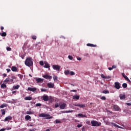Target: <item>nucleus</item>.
<instances>
[{
	"label": "nucleus",
	"instance_id": "obj_1",
	"mask_svg": "<svg viewBox=\"0 0 131 131\" xmlns=\"http://www.w3.org/2000/svg\"><path fill=\"white\" fill-rule=\"evenodd\" d=\"M25 64L28 67H31V66H33V61L32 60V58L31 57L27 58L25 61Z\"/></svg>",
	"mask_w": 131,
	"mask_h": 131
},
{
	"label": "nucleus",
	"instance_id": "obj_2",
	"mask_svg": "<svg viewBox=\"0 0 131 131\" xmlns=\"http://www.w3.org/2000/svg\"><path fill=\"white\" fill-rule=\"evenodd\" d=\"M41 98L45 102H48V101H52V100H53L52 96L49 97L48 95H43Z\"/></svg>",
	"mask_w": 131,
	"mask_h": 131
},
{
	"label": "nucleus",
	"instance_id": "obj_3",
	"mask_svg": "<svg viewBox=\"0 0 131 131\" xmlns=\"http://www.w3.org/2000/svg\"><path fill=\"white\" fill-rule=\"evenodd\" d=\"M39 117H46V119H52L53 117L51 116L50 114L42 113L39 115Z\"/></svg>",
	"mask_w": 131,
	"mask_h": 131
},
{
	"label": "nucleus",
	"instance_id": "obj_4",
	"mask_svg": "<svg viewBox=\"0 0 131 131\" xmlns=\"http://www.w3.org/2000/svg\"><path fill=\"white\" fill-rule=\"evenodd\" d=\"M91 124L92 126H100L101 123L98 122L97 121H91Z\"/></svg>",
	"mask_w": 131,
	"mask_h": 131
},
{
	"label": "nucleus",
	"instance_id": "obj_5",
	"mask_svg": "<svg viewBox=\"0 0 131 131\" xmlns=\"http://www.w3.org/2000/svg\"><path fill=\"white\" fill-rule=\"evenodd\" d=\"M52 68L54 69V70H56L57 71H60V69L61 68V67L59 65H53Z\"/></svg>",
	"mask_w": 131,
	"mask_h": 131
},
{
	"label": "nucleus",
	"instance_id": "obj_6",
	"mask_svg": "<svg viewBox=\"0 0 131 131\" xmlns=\"http://www.w3.org/2000/svg\"><path fill=\"white\" fill-rule=\"evenodd\" d=\"M114 84H115L114 88H115V89H116L117 90H119V89L121 88V86H120V83L118 82H115Z\"/></svg>",
	"mask_w": 131,
	"mask_h": 131
},
{
	"label": "nucleus",
	"instance_id": "obj_7",
	"mask_svg": "<svg viewBox=\"0 0 131 131\" xmlns=\"http://www.w3.org/2000/svg\"><path fill=\"white\" fill-rule=\"evenodd\" d=\"M12 116H8V117L5 118V119L4 120V121L5 122H6L7 121H10V120H12Z\"/></svg>",
	"mask_w": 131,
	"mask_h": 131
},
{
	"label": "nucleus",
	"instance_id": "obj_8",
	"mask_svg": "<svg viewBox=\"0 0 131 131\" xmlns=\"http://www.w3.org/2000/svg\"><path fill=\"white\" fill-rule=\"evenodd\" d=\"M111 125L112 126H114L115 127H118V128H123L122 127L116 124V123H113V122H111Z\"/></svg>",
	"mask_w": 131,
	"mask_h": 131
},
{
	"label": "nucleus",
	"instance_id": "obj_9",
	"mask_svg": "<svg viewBox=\"0 0 131 131\" xmlns=\"http://www.w3.org/2000/svg\"><path fill=\"white\" fill-rule=\"evenodd\" d=\"M42 77L46 79H52V76L49 75H43Z\"/></svg>",
	"mask_w": 131,
	"mask_h": 131
},
{
	"label": "nucleus",
	"instance_id": "obj_10",
	"mask_svg": "<svg viewBox=\"0 0 131 131\" xmlns=\"http://www.w3.org/2000/svg\"><path fill=\"white\" fill-rule=\"evenodd\" d=\"M74 106H75L76 107H80V108H84V107H85V105H84V104H74Z\"/></svg>",
	"mask_w": 131,
	"mask_h": 131
},
{
	"label": "nucleus",
	"instance_id": "obj_11",
	"mask_svg": "<svg viewBox=\"0 0 131 131\" xmlns=\"http://www.w3.org/2000/svg\"><path fill=\"white\" fill-rule=\"evenodd\" d=\"M47 86H48V88H49V89H53V88L55 86V84L54 83L50 82L48 83Z\"/></svg>",
	"mask_w": 131,
	"mask_h": 131
},
{
	"label": "nucleus",
	"instance_id": "obj_12",
	"mask_svg": "<svg viewBox=\"0 0 131 131\" xmlns=\"http://www.w3.org/2000/svg\"><path fill=\"white\" fill-rule=\"evenodd\" d=\"M122 75L124 77V78H125V79L127 80V81H128V82H131L130 80L128 79V77H127V76H126L124 73H122Z\"/></svg>",
	"mask_w": 131,
	"mask_h": 131
},
{
	"label": "nucleus",
	"instance_id": "obj_13",
	"mask_svg": "<svg viewBox=\"0 0 131 131\" xmlns=\"http://www.w3.org/2000/svg\"><path fill=\"white\" fill-rule=\"evenodd\" d=\"M113 108H114V110H115V111H119V110L120 109L119 106H118V105H114L113 106Z\"/></svg>",
	"mask_w": 131,
	"mask_h": 131
},
{
	"label": "nucleus",
	"instance_id": "obj_14",
	"mask_svg": "<svg viewBox=\"0 0 131 131\" xmlns=\"http://www.w3.org/2000/svg\"><path fill=\"white\" fill-rule=\"evenodd\" d=\"M35 79L36 81L37 82V83H39V82H41V81H43V79H42L40 78H35Z\"/></svg>",
	"mask_w": 131,
	"mask_h": 131
},
{
	"label": "nucleus",
	"instance_id": "obj_15",
	"mask_svg": "<svg viewBox=\"0 0 131 131\" xmlns=\"http://www.w3.org/2000/svg\"><path fill=\"white\" fill-rule=\"evenodd\" d=\"M36 90L37 89L36 88H32L29 87L28 88V91H30V92H35Z\"/></svg>",
	"mask_w": 131,
	"mask_h": 131
},
{
	"label": "nucleus",
	"instance_id": "obj_16",
	"mask_svg": "<svg viewBox=\"0 0 131 131\" xmlns=\"http://www.w3.org/2000/svg\"><path fill=\"white\" fill-rule=\"evenodd\" d=\"M11 70L12 71H13V72H17L18 69H17V67H15V66H13L11 68Z\"/></svg>",
	"mask_w": 131,
	"mask_h": 131
},
{
	"label": "nucleus",
	"instance_id": "obj_17",
	"mask_svg": "<svg viewBox=\"0 0 131 131\" xmlns=\"http://www.w3.org/2000/svg\"><path fill=\"white\" fill-rule=\"evenodd\" d=\"M79 98H80L79 95H74L73 96V100H79Z\"/></svg>",
	"mask_w": 131,
	"mask_h": 131
},
{
	"label": "nucleus",
	"instance_id": "obj_18",
	"mask_svg": "<svg viewBox=\"0 0 131 131\" xmlns=\"http://www.w3.org/2000/svg\"><path fill=\"white\" fill-rule=\"evenodd\" d=\"M119 97H120V100H124V99H125V95L120 94L119 95Z\"/></svg>",
	"mask_w": 131,
	"mask_h": 131
},
{
	"label": "nucleus",
	"instance_id": "obj_19",
	"mask_svg": "<svg viewBox=\"0 0 131 131\" xmlns=\"http://www.w3.org/2000/svg\"><path fill=\"white\" fill-rule=\"evenodd\" d=\"M59 108L62 110L64 109V108H66V103H63L61 105H60Z\"/></svg>",
	"mask_w": 131,
	"mask_h": 131
},
{
	"label": "nucleus",
	"instance_id": "obj_20",
	"mask_svg": "<svg viewBox=\"0 0 131 131\" xmlns=\"http://www.w3.org/2000/svg\"><path fill=\"white\" fill-rule=\"evenodd\" d=\"M86 46H87V47H93V48L97 47V45L92 44V43H87Z\"/></svg>",
	"mask_w": 131,
	"mask_h": 131
},
{
	"label": "nucleus",
	"instance_id": "obj_21",
	"mask_svg": "<svg viewBox=\"0 0 131 131\" xmlns=\"http://www.w3.org/2000/svg\"><path fill=\"white\" fill-rule=\"evenodd\" d=\"M25 100L26 101H30V100H32V97H31L30 96L26 97L25 98Z\"/></svg>",
	"mask_w": 131,
	"mask_h": 131
},
{
	"label": "nucleus",
	"instance_id": "obj_22",
	"mask_svg": "<svg viewBox=\"0 0 131 131\" xmlns=\"http://www.w3.org/2000/svg\"><path fill=\"white\" fill-rule=\"evenodd\" d=\"M78 117L80 118L81 117H86V115H83L82 114H78Z\"/></svg>",
	"mask_w": 131,
	"mask_h": 131
},
{
	"label": "nucleus",
	"instance_id": "obj_23",
	"mask_svg": "<svg viewBox=\"0 0 131 131\" xmlns=\"http://www.w3.org/2000/svg\"><path fill=\"white\" fill-rule=\"evenodd\" d=\"M101 77H102V78H106V79H109V78H110V76H104V74H102L101 75Z\"/></svg>",
	"mask_w": 131,
	"mask_h": 131
},
{
	"label": "nucleus",
	"instance_id": "obj_24",
	"mask_svg": "<svg viewBox=\"0 0 131 131\" xmlns=\"http://www.w3.org/2000/svg\"><path fill=\"white\" fill-rule=\"evenodd\" d=\"M25 119L26 120H29L31 119V117L29 115H27L25 116Z\"/></svg>",
	"mask_w": 131,
	"mask_h": 131
},
{
	"label": "nucleus",
	"instance_id": "obj_25",
	"mask_svg": "<svg viewBox=\"0 0 131 131\" xmlns=\"http://www.w3.org/2000/svg\"><path fill=\"white\" fill-rule=\"evenodd\" d=\"M10 81V77L7 78L4 81V83H7V82H9Z\"/></svg>",
	"mask_w": 131,
	"mask_h": 131
},
{
	"label": "nucleus",
	"instance_id": "obj_26",
	"mask_svg": "<svg viewBox=\"0 0 131 131\" xmlns=\"http://www.w3.org/2000/svg\"><path fill=\"white\" fill-rule=\"evenodd\" d=\"M1 89H6L7 88V85L6 84H2L1 85Z\"/></svg>",
	"mask_w": 131,
	"mask_h": 131
},
{
	"label": "nucleus",
	"instance_id": "obj_27",
	"mask_svg": "<svg viewBox=\"0 0 131 131\" xmlns=\"http://www.w3.org/2000/svg\"><path fill=\"white\" fill-rule=\"evenodd\" d=\"M122 87L123 88V89H126V88H127V84H126V83H123Z\"/></svg>",
	"mask_w": 131,
	"mask_h": 131
},
{
	"label": "nucleus",
	"instance_id": "obj_28",
	"mask_svg": "<svg viewBox=\"0 0 131 131\" xmlns=\"http://www.w3.org/2000/svg\"><path fill=\"white\" fill-rule=\"evenodd\" d=\"M1 111L2 115H5V114H6V110H5V109L1 110Z\"/></svg>",
	"mask_w": 131,
	"mask_h": 131
},
{
	"label": "nucleus",
	"instance_id": "obj_29",
	"mask_svg": "<svg viewBox=\"0 0 131 131\" xmlns=\"http://www.w3.org/2000/svg\"><path fill=\"white\" fill-rule=\"evenodd\" d=\"M50 64H49L48 63H45V65L44 66L45 68H50Z\"/></svg>",
	"mask_w": 131,
	"mask_h": 131
},
{
	"label": "nucleus",
	"instance_id": "obj_30",
	"mask_svg": "<svg viewBox=\"0 0 131 131\" xmlns=\"http://www.w3.org/2000/svg\"><path fill=\"white\" fill-rule=\"evenodd\" d=\"M4 107H7V104L4 103L0 105V108H4Z\"/></svg>",
	"mask_w": 131,
	"mask_h": 131
},
{
	"label": "nucleus",
	"instance_id": "obj_31",
	"mask_svg": "<svg viewBox=\"0 0 131 131\" xmlns=\"http://www.w3.org/2000/svg\"><path fill=\"white\" fill-rule=\"evenodd\" d=\"M70 72L69 70H66L64 71V74H66V75H68V74H70Z\"/></svg>",
	"mask_w": 131,
	"mask_h": 131
},
{
	"label": "nucleus",
	"instance_id": "obj_32",
	"mask_svg": "<svg viewBox=\"0 0 131 131\" xmlns=\"http://www.w3.org/2000/svg\"><path fill=\"white\" fill-rule=\"evenodd\" d=\"M18 76V77H19L20 79H21V80H22V79H23V75L21 74H18L17 75Z\"/></svg>",
	"mask_w": 131,
	"mask_h": 131
},
{
	"label": "nucleus",
	"instance_id": "obj_33",
	"mask_svg": "<svg viewBox=\"0 0 131 131\" xmlns=\"http://www.w3.org/2000/svg\"><path fill=\"white\" fill-rule=\"evenodd\" d=\"M1 36H2V37L7 36V33H6V32L2 33Z\"/></svg>",
	"mask_w": 131,
	"mask_h": 131
},
{
	"label": "nucleus",
	"instance_id": "obj_34",
	"mask_svg": "<svg viewBox=\"0 0 131 131\" xmlns=\"http://www.w3.org/2000/svg\"><path fill=\"white\" fill-rule=\"evenodd\" d=\"M102 94H109V91H108V90H104L102 92Z\"/></svg>",
	"mask_w": 131,
	"mask_h": 131
},
{
	"label": "nucleus",
	"instance_id": "obj_35",
	"mask_svg": "<svg viewBox=\"0 0 131 131\" xmlns=\"http://www.w3.org/2000/svg\"><path fill=\"white\" fill-rule=\"evenodd\" d=\"M19 88H20V85H17L15 86L14 87H13L14 90H18V89H19Z\"/></svg>",
	"mask_w": 131,
	"mask_h": 131
},
{
	"label": "nucleus",
	"instance_id": "obj_36",
	"mask_svg": "<svg viewBox=\"0 0 131 131\" xmlns=\"http://www.w3.org/2000/svg\"><path fill=\"white\" fill-rule=\"evenodd\" d=\"M27 114L31 115L33 114V112H32L31 111H27Z\"/></svg>",
	"mask_w": 131,
	"mask_h": 131
},
{
	"label": "nucleus",
	"instance_id": "obj_37",
	"mask_svg": "<svg viewBox=\"0 0 131 131\" xmlns=\"http://www.w3.org/2000/svg\"><path fill=\"white\" fill-rule=\"evenodd\" d=\"M53 79L54 81H56V80H58V77L57 76H53Z\"/></svg>",
	"mask_w": 131,
	"mask_h": 131
},
{
	"label": "nucleus",
	"instance_id": "obj_38",
	"mask_svg": "<svg viewBox=\"0 0 131 131\" xmlns=\"http://www.w3.org/2000/svg\"><path fill=\"white\" fill-rule=\"evenodd\" d=\"M71 112H73V111H66L63 112V113H71Z\"/></svg>",
	"mask_w": 131,
	"mask_h": 131
},
{
	"label": "nucleus",
	"instance_id": "obj_39",
	"mask_svg": "<svg viewBox=\"0 0 131 131\" xmlns=\"http://www.w3.org/2000/svg\"><path fill=\"white\" fill-rule=\"evenodd\" d=\"M31 37H32V39H34V40H35V39H36V38H37V37H36V36H35V35H32V36H31Z\"/></svg>",
	"mask_w": 131,
	"mask_h": 131
},
{
	"label": "nucleus",
	"instance_id": "obj_40",
	"mask_svg": "<svg viewBox=\"0 0 131 131\" xmlns=\"http://www.w3.org/2000/svg\"><path fill=\"white\" fill-rule=\"evenodd\" d=\"M70 75H75V73L74 72H70Z\"/></svg>",
	"mask_w": 131,
	"mask_h": 131
},
{
	"label": "nucleus",
	"instance_id": "obj_41",
	"mask_svg": "<svg viewBox=\"0 0 131 131\" xmlns=\"http://www.w3.org/2000/svg\"><path fill=\"white\" fill-rule=\"evenodd\" d=\"M68 58L69 59V60H73V57L71 55H69L68 56Z\"/></svg>",
	"mask_w": 131,
	"mask_h": 131
},
{
	"label": "nucleus",
	"instance_id": "obj_42",
	"mask_svg": "<svg viewBox=\"0 0 131 131\" xmlns=\"http://www.w3.org/2000/svg\"><path fill=\"white\" fill-rule=\"evenodd\" d=\"M39 64H40L41 66H43V61H40L39 62Z\"/></svg>",
	"mask_w": 131,
	"mask_h": 131
},
{
	"label": "nucleus",
	"instance_id": "obj_43",
	"mask_svg": "<svg viewBox=\"0 0 131 131\" xmlns=\"http://www.w3.org/2000/svg\"><path fill=\"white\" fill-rule=\"evenodd\" d=\"M101 99L105 101V100H106V97L105 96H102L101 97Z\"/></svg>",
	"mask_w": 131,
	"mask_h": 131
},
{
	"label": "nucleus",
	"instance_id": "obj_44",
	"mask_svg": "<svg viewBox=\"0 0 131 131\" xmlns=\"http://www.w3.org/2000/svg\"><path fill=\"white\" fill-rule=\"evenodd\" d=\"M36 106L37 107H40V106H41V103H36Z\"/></svg>",
	"mask_w": 131,
	"mask_h": 131
},
{
	"label": "nucleus",
	"instance_id": "obj_45",
	"mask_svg": "<svg viewBox=\"0 0 131 131\" xmlns=\"http://www.w3.org/2000/svg\"><path fill=\"white\" fill-rule=\"evenodd\" d=\"M55 122L56 123H61V121H59V120H56Z\"/></svg>",
	"mask_w": 131,
	"mask_h": 131
},
{
	"label": "nucleus",
	"instance_id": "obj_46",
	"mask_svg": "<svg viewBox=\"0 0 131 131\" xmlns=\"http://www.w3.org/2000/svg\"><path fill=\"white\" fill-rule=\"evenodd\" d=\"M81 126H82V124H78L77 126V127H78V128L81 127Z\"/></svg>",
	"mask_w": 131,
	"mask_h": 131
},
{
	"label": "nucleus",
	"instance_id": "obj_47",
	"mask_svg": "<svg viewBox=\"0 0 131 131\" xmlns=\"http://www.w3.org/2000/svg\"><path fill=\"white\" fill-rule=\"evenodd\" d=\"M7 51H8L10 52V51H12V49H11V48H10V47H7Z\"/></svg>",
	"mask_w": 131,
	"mask_h": 131
},
{
	"label": "nucleus",
	"instance_id": "obj_48",
	"mask_svg": "<svg viewBox=\"0 0 131 131\" xmlns=\"http://www.w3.org/2000/svg\"><path fill=\"white\" fill-rule=\"evenodd\" d=\"M106 124H107V125H111V122H106Z\"/></svg>",
	"mask_w": 131,
	"mask_h": 131
},
{
	"label": "nucleus",
	"instance_id": "obj_49",
	"mask_svg": "<svg viewBox=\"0 0 131 131\" xmlns=\"http://www.w3.org/2000/svg\"><path fill=\"white\" fill-rule=\"evenodd\" d=\"M41 92H47V89H41Z\"/></svg>",
	"mask_w": 131,
	"mask_h": 131
},
{
	"label": "nucleus",
	"instance_id": "obj_50",
	"mask_svg": "<svg viewBox=\"0 0 131 131\" xmlns=\"http://www.w3.org/2000/svg\"><path fill=\"white\" fill-rule=\"evenodd\" d=\"M55 108H58V107H59L58 104V103H56L55 104Z\"/></svg>",
	"mask_w": 131,
	"mask_h": 131
},
{
	"label": "nucleus",
	"instance_id": "obj_51",
	"mask_svg": "<svg viewBox=\"0 0 131 131\" xmlns=\"http://www.w3.org/2000/svg\"><path fill=\"white\" fill-rule=\"evenodd\" d=\"M11 79L13 80L16 79V77L15 76H12Z\"/></svg>",
	"mask_w": 131,
	"mask_h": 131
},
{
	"label": "nucleus",
	"instance_id": "obj_52",
	"mask_svg": "<svg viewBox=\"0 0 131 131\" xmlns=\"http://www.w3.org/2000/svg\"><path fill=\"white\" fill-rule=\"evenodd\" d=\"M6 71H7L8 73H9V72H10L11 69H6Z\"/></svg>",
	"mask_w": 131,
	"mask_h": 131
},
{
	"label": "nucleus",
	"instance_id": "obj_53",
	"mask_svg": "<svg viewBox=\"0 0 131 131\" xmlns=\"http://www.w3.org/2000/svg\"><path fill=\"white\" fill-rule=\"evenodd\" d=\"M39 43H40V42H39L37 43L35 45L36 48H37V47H38V45H39Z\"/></svg>",
	"mask_w": 131,
	"mask_h": 131
},
{
	"label": "nucleus",
	"instance_id": "obj_54",
	"mask_svg": "<svg viewBox=\"0 0 131 131\" xmlns=\"http://www.w3.org/2000/svg\"><path fill=\"white\" fill-rule=\"evenodd\" d=\"M71 92H74V93H76V92H77V90H71Z\"/></svg>",
	"mask_w": 131,
	"mask_h": 131
},
{
	"label": "nucleus",
	"instance_id": "obj_55",
	"mask_svg": "<svg viewBox=\"0 0 131 131\" xmlns=\"http://www.w3.org/2000/svg\"><path fill=\"white\" fill-rule=\"evenodd\" d=\"M112 68H113V69H116V66H112Z\"/></svg>",
	"mask_w": 131,
	"mask_h": 131
},
{
	"label": "nucleus",
	"instance_id": "obj_56",
	"mask_svg": "<svg viewBox=\"0 0 131 131\" xmlns=\"http://www.w3.org/2000/svg\"><path fill=\"white\" fill-rule=\"evenodd\" d=\"M77 60H78V61H80L81 60V58H80V57H77Z\"/></svg>",
	"mask_w": 131,
	"mask_h": 131
},
{
	"label": "nucleus",
	"instance_id": "obj_57",
	"mask_svg": "<svg viewBox=\"0 0 131 131\" xmlns=\"http://www.w3.org/2000/svg\"><path fill=\"white\" fill-rule=\"evenodd\" d=\"M6 130V128H2L1 129H0V131H5Z\"/></svg>",
	"mask_w": 131,
	"mask_h": 131
},
{
	"label": "nucleus",
	"instance_id": "obj_58",
	"mask_svg": "<svg viewBox=\"0 0 131 131\" xmlns=\"http://www.w3.org/2000/svg\"><path fill=\"white\" fill-rule=\"evenodd\" d=\"M126 105H127V106H131V103H127Z\"/></svg>",
	"mask_w": 131,
	"mask_h": 131
},
{
	"label": "nucleus",
	"instance_id": "obj_59",
	"mask_svg": "<svg viewBox=\"0 0 131 131\" xmlns=\"http://www.w3.org/2000/svg\"><path fill=\"white\" fill-rule=\"evenodd\" d=\"M3 76H4V77H6L7 76V74H3Z\"/></svg>",
	"mask_w": 131,
	"mask_h": 131
},
{
	"label": "nucleus",
	"instance_id": "obj_60",
	"mask_svg": "<svg viewBox=\"0 0 131 131\" xmlns=\"http://www.w3.org/2000/svg\"><path fill=\"white\" fill-rule=\"evenodd\" d=\"M108 70L111 71V70H112L113 69L112 67V68H108Z\"/></svg>",
	"mask_w": 131,
	"mask_h": 131
},
{
	"label": "nucleus",
	"instance_id": "obj_61",
	"mask_svg": "<svg viewBox=\"0 0 131 131\" xmlns=\"http://www.w3.org/2000/svg\"><path fill=\"white\" fill-rule=\"evenodd\" d=\"M10 81L11 82H12L13 83H14V82H13V81H14V80L13 79L11 78V79H10Z\"/></svg>",
	"mask_w": 131,
	"mask_h": 131
},
{
	"label": "nucleus",
	"instance_id": "obj_62",
	"mask_svg": "<svg viewBox=\"0 0 131 131\" xmlns=\"http://www.w3.org/2000/svg\"><path fill=\"white\" fill-rule=\"evenodd\" d=\"M4 29H5V28H4V27H1V30H4Z\"/></svg>",
	"mask_w": 131,
	"mask_h": 131
},
{
	"label": "nucleus",
	"instance_id": "obj_63",
	"mask_svg": "<svg viewBox=\"0 0 131 131\" xmlns=\"http://www.w3.org/2000/svg\"><path fill=\"white\" fill-rule=\"evenodd\" d=\"M12 94H16V91H12Z\"/></svg>",
	"mask_w": 131,
	"mask_h": 131
},
{
	"label": "nucleus",
	"instance_id": "obj_64",
	"mask_svg": "<svg viewBox=\"0 0 131 131\" xmlns=\"http://www.w3.org/2000/svg\"><path fill=\"white\" fill-rule=\"evenodd\" d=\"M46 131H50V130H49V129H46Z\"/></svg>",
	"mask_w": 131,
	"mask_h": 131
}]
</instances>
